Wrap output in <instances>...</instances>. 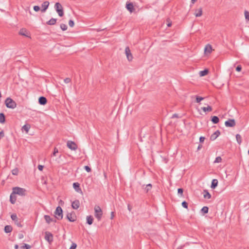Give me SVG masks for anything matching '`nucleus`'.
<instances>
[{
  "mask_svg": "<svg viewBox=\"0 0 249 249\" xmlns=\"http://www.w3.org/2000/svg\"><path fill=\"white\" fill-rule=\"evenodd\" d=\"M13 194L18 195L20 196H25L26 194V190L19 187H15L13 188Z\"/></svg>",
  "mask_w": 249,
  "mask_h": 249,
  "instance_id": "nucleus-1",
  "label": "nucleus"
},
{
  "mask_svg": "<svg viewBox=\"0 0 249 249\" xmlns=\"http://www.w3.org/2000/svg\"><path fill=\"white\" fill-rule=\"evenodd\" d=\"M5 104L7 107L14 109L17 107L16 103L11 98H7L5 101Z\"/></svg>",
  "mask_w": 249,
  "mask_h": 249,
  "instance_id": "nucleus-2",
  "label": "nucleus"
},
{
  "mask_svg": "<svg viewBox=\"0 0 249 249\" xmlns=\"http://www.w3.org/2000/svg\"><path fill=\"white\" fill-rule=\"evenodd\" d=\"M54 216L57 220H61L63 218V210L60 206H57L54 212Z\"/></svg>",
  "mask_w": 249,
  "mask_h": 249,
  "instance_id": "nucleus-3",
  "label": "nucleus"
},
{
  "mask_svg": "<svg viewBox=\"0 0 249 249\" xmlns=\"http://www.w3.org/2000/svg\"><path fill=\"white\" fill-rule=\"evenodd\" d=\"M94 215L98 221H100L103 215V212L101 208L99 206H95L94 207Z\"/></svg>",
  "mask_w": 249,
  "mask_h": 249,
  "instance_id": "nucleus-4",
  "label": "nucleus"
},
{
  "mask_svg": "<svg viewBox=\"0 0 249 249\" xmlns=\"http://www.w3.org/2000/svg\"><path fill=\"white\" fill-rule=\"evenodd\" d=\"M54 8L60 17H62L64 15V11L62 6L59 2L55 3L54 5Z\"/></svg>",
  "mask_w": 249,
  "mask_h": 249,
  "instance_id": "nucleus-5",
  "label": "nucleus"
},
{
  "mask_svg": "<svg viewBox=\"0 0 249 249\" xmlns=\"http://www.w3.org/2000/svg\"><path fill=\"white\" fill-rule=\"evenodd\" d=\"M67 219L70 222H74L76 220V215L74 212L68 213L66 216Z\"/></svg>",
  "mask_w": 249,
  "mask_h": 249,
  "instance_id": "nucleus-6",
  "label": "nucleus"
},
{
  "mask_svg": "<svg viewBox=\"0 0 249 249\" xmlns=\"http://www.w3.org/2000/svg\"><path fill=\"white\" fill-rule=\"evenodd\" d=\"M44 238L49 244H51L53 240V235L49 231H46L45 232Z\"/></svg>",
  "mask_w": 249,
  "mask_h": 249,
  "instance_id": "nucleus-7",
  "label": "nucleus"
},
{
  "mask_svg": "<svg viewBox=\"0 0 249 249\" xmlns=\"http://www.w3.org/2000/svg\"><path fill=\"white\" fill-rule=\"evenodd\" d=\"M67 147L71 150H76L77 148V145L74 142L68 141L67 142Z\"/></svg>",
  "mask_w": 249,
  "mask_h": 249,
  "instance_id": "nucleus-8",
  "label": "nucleus"
},
{
  "mask_svg": "<svg viewBox=\"0 0 249 249\" xmlns=\"http://www.w3.org/2000/svg\"><path fill=\"white\" fill-rule=\"evenodd\" d=\"M11 218L13 221H14L15 224H16L18 227H22V225L16 213L12 214L11 215Z\"/></svg>",
  "mask_w": 249,
  "mask_h": 249,
  "instance_id": "nucleus-9",
  "label": "nucleus"
},
{
  "mask_svg": "<svg viewBox=\"0 0 249 249\" xmlns=\"http://www.w3.org/2000/svg\"><path fill=\"white\" fill-rule=\"evenodd\" d=\"M125 55L128 61L130 62L133 59V56L128 47H125Z\"/></svg>",
  "mask_w": 249,
  "mask_h": 249,
  "instance_id": "nucleus-10",
  "label": "nucleus"
},
{
  "mask_svg": "<svg viewBox=\"0 0 249 249\" xmlns=\"http://www.w3.org/2000/svg\"><path fill=\"white\" fill-rule=\"evenodd\" d=\"M125 8L130 12V13H132L135 11L133 4L131 2H126L125 4Z\"/></svg>",
  "mask_w": 249,
  "mask_h": 249,
  "instance_id": "nucleus-11",
  "label": "nucleus"
},
{
  "mask_svg": "<svg viewBox=\"0 0 249 249\" xmlns=\"http://www.w3.org/2000/svg\"><path fill=\"white\" fill-rule=\"evenodd\" d=\"M225 124L227 127H233L235 125L236 123L234 119H229L225 122Z\"/></svg>",
  "mask_w": 249,
  "mask_h": 249,
  "instance_id": "nucleus-12",
  "label": "nucleus"
},
{
  "mask_svg": "<svg viewBox=\"0 0 249 249\" xmlns=\"http://www.w3.org/2000/svg\"><path fill=\"white\" fill-rule=\"evenodd\" d=\"M49 4L50 3L48 1H45L43 2L41 5L42 9H41V11L42 12H45L48 9L49 6Z\"/></svg>",
  "mask_w": 249,
  "mask_h": 249,
  "instance_id": "nucleus-13",
  "label": "nucleus"
},
{
  "mask_svg": "<svg viewBox=\"0 0 249 249\" xmlns=\"http://www.w3.org/2000/svg\"><path fill=\"white\" fill-rule=\"evenodd\" d=\"M73 187L76 192L78 193H82V190L80 187V184L78 182H74L73 183Z\"/></svg>",
  "mask_w": 249,
  "mask_h": 249,
  "instance_id": "nucleus-14",
  "label": "nucleus"
},
{
  "mask_svg": "<svg viewBox=\"0 0 249 249\" xmlns=\"http://www.w3.org/2000/svg\"><path fill=\"white\" fill-rule=\"evenodd\" d=\"M80 206V202L78 200H75L73 201L71 203V207L72 209L77 210Z\"/></svg>",
  "mask_w": 249,
  "mask_h": 249,
  "instance_id": "nucleus-15",
  "label": "nucleus"
},
{
  "mask_svg": "<svg viewBox=\"0 0 249 249\" xmlns=\"http://www.w3.org/2000/svg\"><path fill=\"white\" fill-rule=\"evenodd\" d=\"M220 134V132L219 130L216 131L214 133L211 135L210 137V140L211 141L215 140Z\"/></svg>",
  "mask_w": 249,
  "mask_h": 249,
  "instance_id": "nucleus-16",
  "label": "nucleus"
},
{
  "mask_svg": "<svg viewBox=\"0 0 249 249\" xmlns=\"http://www.w3.org/2000/svg\"><path fill=\"white\" fill-rule=\"evenodd\" d=\"M38 103L41 105H45L47 103V100L44 96H40L38 99Z\"/></svg>",
  "mask_w": 249,
  "mask_h": 249,
  "instance_id": "nucleus-17",
  "label": "nucleus"
},
{
  "mask_svg": "<svg viewBox=\"0 0 249 249\" xmlns=\"http://www.w3.org/2000/svg\"><path fill=\"white\" fill-rule=\"evenodd\" d=\"M212 51V46L208 44L206 45L204 49V53L205 54L210 53Z\"/></svg>",
  "mask_w": 249,
  "mask_h": 249,
  "instance_id": "nucleus-18",
  "label": "nucleus"
},
{
  "mask_svg": "<svg viewBox=\"0 0 249 249\" xmlns=\"http://www.w3.org/2000/svg\"><path fill=\"white\" fill-rule=\"evenodd\" d=\"M16 200L17 197L16 196V195L13 194L12 192L10 196V201L12 204H14L16 203Z\"/></svg>",
  "mask_w": 249,
  "mask_h": 249,
  "instance_id": "nucleus-19",
  "label": "nucleus"
},
{
  "mask_svg": "<svg viewBox=\"0 0 249 249\" xmlns=\"http://www.w3.org/2000/svg\"><path fill=\"white\" fill-rule=\"evenodd\" d=\"M203 196L205 198L210 199L211 198V195L209 193L208 190H203Z\"/></svg>",
  "mask_w": 249,
  "mask_h": 249,
  "instance_id": "nucleus-20",
  "label": "nucleus"
},
{
  "mask_svg": "<svg viewBox=\"0 0 249 249\" xmlns=\"http://www.w3.org/2000/svg\"><path fill=\"white\" fill-rule=\"evenodd\" d=\"M87 223L90 225L93 223V218L91 215H88L87 216Z\"/></svg>",
  "mask_w": 249,
  "mask_h": 249,
  "instance_id": "nucleus-21",
  "label": "nucleus"
},
{
  "mask_svg": "<svg viewBox=\"0 0 249 249\" xmlns=\"http://www.w3.org/2000/svg\"><path fill=\"white\" fill-rule=\"evenodd\" d=\"M217 185H218V180H217V179H213V180L212 181V184H211V187L212 189H215L217 187Z\"/></svg>",
  "mask_w": 249,
  "mask_h": 249,
  "instance_id": "nucleus-22",
  "label": "nucleus"
},
{
  "mask_svg": "<svg viewBox=\"0 0 249 249\" xmlns=\"http://www.w3.org/2000/svg\"><path fill=\"white\" fill-rule=\"evenodd\" d=\"M44 218L46 221V222L48 223V224H50L51 222H53V218H51L50 217V216L48 215H45L44 216Z\"/></svg>",
  "mask_w": 249,
  "mask_h": 249,
  "instance_id": "nucleus-23",
  "label": "nucleus"
},
{
  "mask_svg": "<svg viewBox=\"0 0 249 249\" xmlns=\"http://www.w3.org/2000/svg\"><path fill=\"white\" fill-rule=\"evenodd\" d=\"M201 109L205 112H211L213 110L212 107L210 106H208L207 107H202Z\"/></svg>",
  "mask_w": 249,
  "mask_h": 249,
  "instance_id": "nucleus-24",
  "label": "nucleus"
},
{
  "mask_svg": "<svg viewBox=\"0 0 249 249\" xmlns=\"http://www.w3.org/2000/svg\"><path fill=\"white\" fill-rule=\"evenodd\" d=\"M13 230V228L12 227V226H10V225H6L4 227V231L6 233H10Z\"/></svg>",
  "mask_w": 249,
  "mask_h": 249,
  "instance_id": "nucleus-25",
  "label": "nucleus"
},
{
  "mask_svg": "<svg viewBox=\"0 0 249 249\" xmlns=\"http://www.w3.org/2000/svg\"><path fill=\"white\" fill-rule=\"evenodd\" d=\"M57 19L56 18H52L47 22V24L50 25H53L55 24Z\"/></svg>",
  "mask_w": 249,
  "mask_h": 249,
  "instance_id": "nucleus-26",
  "label": "nucleus"
},
{
  "mask_svg": "<svg viewBox=\"0 0 249 249\" xmlns=\"http://www.w3.org/2000/svg\"><path fill=\"white\" fill-rule=\"evenodd\" d=\"M202 8H200L196 10V13L195 14L196 17H198L201 16L202 15Z\"/></svg>",
  "mask_w": 249,
  "mask_h": 249,
  "instance_id": "nucleus-27",
  "label": "nucleus"
},
{
  "mask_svg": "<svg viewBox=\"0 0 249 249\" xmlns=\"http://www.w3.org/2000/svg\"><path fill=\"white\" fill-rule=\"evenodd\" d=\"M5 122V116L3 113H0V123L3 124Z\"/></svg>",
  "mask_w": 249,
  "mask_h": 249,
  "instance_id": "nucleus-28",
  "label": "nucleus"
},
{
  "mask_svg": "<svg viewBox=\"0 0 249 249\" xmlns=\"http://www.w3.org/2000/svg\"><path fill=\"white\" fill-rule=\"evenodd\" d=\"M211 121L213 124H216L219 122V119L217 116H214L212 117Z\"/></svg>",
  "mask_w": 249,
  "mask_h": 249,
  "instance_id": "nucleus-29",
  "label": "nucleus"
},
{
  "mask_svg": "<svg viewBox=\"0 0 249 249\" xmlns=\"http://www.w3.org/2000/svg\"><path fill=\"white\" fill-rule=\"evenodd\" d=\"M19 35L31 38V32H19Z\"/></svg>",
  "mask_w": 249,
  "mask_h": 249,
  "instance_id": "nucleus-30",
  "label": "nucleus"
},
{
  "mask_svg": "<svg viewBox=\"0 0 249 249\" xmlns=\"http://www.w3.org/2000/svg\"><path fill=\"white\" fill-rule=\"evenodd\" d=\"M30 124H25L22 127V130H24V131H26V132L27 133L30 128Z\"/></svg>",
  "mask_w": 249,
  "mask_h": 249,
  "instance_id": "nucleus-31",
  "label": "nucleus"
},
{
  "mask_svg": "<svg viewBox=\"0 0 249 249\" xmlns=\"http://www.w3.org/2000/svg\"><path fill=\"white\" fill-rule=\"evenodd\" d=\"M209 72V71L208 69H205L203 71H201L199 72V75L200 76H204L207 75Z\"/></svg>",
  "mask_w": 249,
  "mask_h": 249,
  "instance_id": "nucleus-32",
  "label": "nucleus"
},
{
  "mask_svg": "<svg viewBox=\"0 0 249 249\" xmlns=\"http://www.w3.org/2000/svg\"><path fill=\"white\" fill-rule=\"evenodd\" d=\"M236 139L238 143L239 144H240L242 142V137H241V135L238 134H236Z\"/></svg>",
  "mask_w": 249,
  "mask_h": 249,
  "instance_id": "nucleus-33",
  "label": "nucleus"
},
{
  "mask_svg": "<svg viewBox=\"0 0 249 249\" xmlns=\"http://www.w3.org/2000/svg\"><path fill=\"white\" fill-rule=\"evenodd\" d=\"M209 208L207 206H204L201 210L203 214H206L208 213Z\"/></svg>",
  "mask_w": 249,
  "mask_h": 249,
  "instance_id": "nucleus-34",
  "label": "nucleus"
},
{
  "mask_svg": "<svg viewBox=\"0 0 249 249\" xmlns=\"http://www.w3.org/2000/svg\"><path fill=\"white\" fill-rule=\"evenodd\" d=\"M20 248L22 249H30L31 246L28 244H24L23 246H21Z\"/></svg>",
  "mask_w": 249,
  "mask_h": 249,
  "instance_id": "nucleus-35",
  "label": "nucleus"
},
{
  "mask_svg": "<svg viewBox=\"0 0 249 249\" xmlns=\"http://www.w3.org/2000/svg\"><path fill=\"white\" fill-rule=\"evenodd\" d=\"M152 187V184L149 183V184L146 185V186L145 188V190L146 191V192H148L149 190H150L151 189Z\"/></svg>",
  "mask_w": 249,
  "mask_h": 249,
  "instance_id": "nucleus-36",
  "label": "nucleus"
},
{
  "mask_svg": "<svg viewBox=\"0 0 249 249\" xmlns=\"http://www.w3.org/2000/svg\"><path fill=\"white\" fill-rule=\"evenodd\" d=\"M60 27L63 31H65L67 29V26L63 23L60 25Z\"/></svg>",
  "mask_w": 249,
  "mask_h": 249,
  "instance_id": "nucleus-37",
  "label": "nucleus"
},
{
  "mask_svg": "<svg viewBox=\"0 0 249 249\" xmlns=\"http://www.w3.org/2000/svg\"><path fill=\"white\" fill-rule=\"evenodd\" d=\"M222 161V158H221V157L219 156V157H217L215 159V160L214 161V163H219L220 162H221Z\"/></svg>",
  "mask_w": 249,
  "mask_h": 249,
  "instance_id": "nucleus-38",
  "label": "nucleus"
},
{
  "mask_svg": "<svg viewBox=\"0 0 249 249\" xmlns=\"http://www.w3.org/2000/svg\"><path fill=\"white\" fill-rule=\"evenodd\" d=\"M203 99H204L203 97L198 96H196V102L197 103H200Z\"/></svg>",
  "mask_w": 249,
  "mask_h": 249,
  "instance_id": "nucleus-39",
  "label": "nucleus"
},
{
  "mask_svg": "<svg viewBox=\"0 0 249 249\" xmlns=\"http://www.w3.org/2000/svg\"><path fill=\"white\" fill-rule=\"evenodd\" d=\"M183 189L182 188H178V193L181 196H183Z\"/></svg>",
  "mask_w": 249,
  "mask_h": 249,
  "instance_id": "nucleus-40",
  "label": "nucleus"
},
{
  "mask_svg": "<svg viewBox=\"0 0 249 249\" xmlns=\"http://www.w3.org/2000/svg\"><path fill=\"white\" fill-rule=\"evenodd\" d=\"M182 206L183 208H186V209H187L188 208V203L185 201H184L182 202Z\"/></svg>",
  "mask_w": 249,
  "mask_h": 249,
  "instance_id": "nucleus-41",
  "label": "nucleus"
},
{
  "mask_svg": "<svg viewBox=\"0 0 249 249\" xmlns=\"http://www.w3.org/2000/svg\"><path fill=\"white\" fill-rule=\"evenodd\" d=\"M12 173L14 175H17L18 173V170L17 168H15L12 171Z\"/></svg>",
  "mask_w": 249,
  "mask_h": 249,
  "instance_id": "nucleus-42",
  "label": "nucleus"
},
{
  "mask_svg": "<svg viewBox=\"0 0 249 249\" xmlns=\"http://www.w3.org/2000/svg\"><path fill=\"white\" fill-rule=\"evenodd\" d=\"M33 9L35 11L38 12L40 10V7L39 6L35 5L34 6Z\"/></svg>",
  "mask_w": 249,
  "mask_h": 249,
  "instance_id": "nucleus-43",
  "label": "nucleus"
},
{
  "mask_svg": "<svg viewBox=\"0 0 249 249\" xmlns=\"http://www.w3.org/2000/svg\"><path fill=\"white\" fill-rule=\"evenodd\" d=\"M69 25L70 27H72L74 25V21L72 19H70L69 21Z\"/></svg>",
  "mask_w": 249,
  "mask_h": 249,
  "instance_id": "nucleus-44",
  "label": "nucleus"
},
{
  "mask_svg": "<svg viewBox=\"0 0 249 249\" xmlns=\"http://www.w3.org/2000/svg\"><path fill=\"white\" fill-rule=\"evenodd\" d=\"M245 17L246 19L249 20V12L247 11H245Z\"/></svg>",
  "mask_w": 249,
  "mask_h": 249,
  "instance_id": "nucleus-45",
  "label": "nucleus"
},
{
  "mask_svg": "<svg viewBox=\"0 0 249 249\" xmlns=\"http://www.w3.org/2000/svg\"><path fill=\"white\" fill-rule=\"evenodd\" d=\"M84 169L87 172H91V168L88 165H86L84 166Z\"/></svg>",
  "mask_w": 249,
  "mask_h": 249,
  "instance_id": "nucleus-46",
  "label": "nucleus"
},
{
  "mask_svg": "<svg viewBox=\"0 0 249 249\" xmlns=\"http://www.w3.org/2000/svg\"><path fill=\"white\" fill-rule=\"evenodd\" d=\"M77 247L76 244L72 243L69 249H75Z\"/></svg>",
  "mask_w": 249,
  "mask_h": 249,
  "instance_id": "nucleus-47",
  "label": "nucleus"
},
{
  "mask_svg": "<svg viewBox=\"0 0 249 249\" xmlns=\"http://www.w3.org/2000/svg\"><path fill=\"white\" fill-rule=\"evenodd\" d=\"M58 153V150L57 149V148L56 147H54V150H53V156H56V154Z\"/></svg>",
  "mask_w": 249,
  "mask_h": 249,
  "instance_id": "nucleus-48",
  "label": "nucleus"
},
{
  "mask_svg": "<svg viewBox=\"0 0 249 249\" xmlns=\"http://www.w3.org/2000/svg\"><path fill=\"white\" fill-rule=\"evenodd\" d=\"M241 70H242V67H241V65H238L237 66V67L236 68V71H237L239 72V71H241Z\"/></svg>",
  "mask_w": 249,
  "mask_h": 249,
  "instance_id": "nucleus-49",
  "label": "nucleus"
},
{
  "mask_svg": "<svg viewBox=\"0 0 249 249\" xmlns=\"http://www.w3.org/2000/svg\"><path fill=\"white\" fill-rule=\"evenodd\" d=\"M242 36H244L247 39H249V32H246V34H244Z\"/></svg>",
  "mask_w": 249,
  "mask_h": 249,
  "instance_id": "nucleus-50",
  "label": "nucleus"
},
{
  "mask_svg": "<svg viewBox=\"0 0 249 249\" xmlns=\"http://www.w3.org/2000/svg\"><path fill=\"white\" fill-rule=\"evenodd\" d=\"M65 83H69L71 82V79L70 78H66L64 79Z\"/></svg>",
  "mask_w": 249,
  "mask_h": 249,
  "instance_id": "nucleus-51",
  "label": "nucleus"
},
{
  "mask_svg": "<svg viewBox=\"0 0 249 249\" xmlns=\"http://www.w3.org/2000/svg\"><path fill=\"white\" fill-rule=\"evenodd\" d=\"M4 132L3 130L1 131L0 132V140L3 137H4Z\"/></svg>",
  "mask_w": 249,
  "mask_h": 249,
  "instance_id": "nucleus-52",
  "label": "nucleus"
},
{
  "mask_svg": "<svg viewBox=\"0 0 249 249\" xmlns=\"http://www.w3.org/2000/svg\"><path fill=\"white\" fill-rule=\"evenodd\" d=\"M205 138L204 137H202V136L200 137L199 138V142H201V143L203 142L205 140Z\"/></svg>",
  "mask_w": 249,
  "mask_h": 249,
  "instance_id": "nucleus-53",
  "label": "nucleus"
},
{
  "mask_svg": "<svg viewBox=\"0 0 249 249\" xmlns=\"http://www.w3.org/2000/svg\"><path fill=\"white\" fill-rule=\"evenodd\" d=\"M44 168V166L42 165H38V169L39 171H42L43 169Z\"/></svg>",
  "mask_w": 249,
  "mask_h": 249,
  "instance_id": "nucleus-54",
  "label": "nucleus"
},
{
  "mask_svg": "<svg viewBox=\"0 0 249 249\" xmlns=\"http://www.w3.org/2000/svg\"><path fill=\"white\" fill-rule=\"evenodd\" d=\"M18 238L19 239H22L24 237V235L23 233H19L18 235Z\"/></svg>",
  "mask_w": 249,
  "mask_h": 249,
  "instance_id": "nucleus-55",
  "label": "nucleus"
},
{
  "mask_svg": "<svg viewBox=\"0 0 249 249\" xmlns=\"http://www.w3.org/2000/svg\"><path fill=\"white\" fill-rule=\"evenodd\" d=\"M178 118V114H176V113L174 114L172 116V118Z\"/></svg>",
  "mask_w": 249,
  "mask_h": 249,
  "instance_id": "nucleus-56",
  "label": "nucleus"
},
{
  "mask_svg": "<svg viewBox=\"0 0 249 249\" xmlns=\"http://www.w3.org/2000/svg\"><path fill=\"white\" fill-rule=\"evenodd\" d=\"M167 22H168L167 24V25L168 27H170L171 26V22H169V21L168 20H167Z\"/></svg>",
  "mask_w": 249,
  "mask_h": 249,
  "instance_id": "nucleus-57",
  "label": "nucleus"
},
{
  "mask_svg": "<svg viewBox=\"0 0 249 249\" xmlns=\"http://www.w3.org/2000/svg\"><path fill=\"white\" fill-rule=\"evenodd\" d=\"M114 217V212H112L111 213V216H110V219H112L113 217Z\"/></svg>",
  "mask_w": 249,
  "mask_h": 249,
  "instance_id": "nucleus-58",
  "label": "nucleus"
},
{
  "mask_svg": "<svg viewBox=\"0 0 249 249\" xmlns=\"http://www.w3.org/2000/svg\"><path fill=\"white\" fill-rule=\"evenodd\" d=\"M127 208H128V210H129V211H131V208L130 205L129 204H128V205H127Z\"/></svg>",
  "mask_w": 249,
  "mask_h": 249,
  "instance_id": "nucleus-59",
  "label": "nucleus"
},
{
  "mask_svg": "<svg viewBox=\"0 0 249 249\" xmlns=\"http://www.w3.org/2000/svg\"><path fill=\"white\" fill-rule=\"evenodd\" d=\"M14 248H15V249H18V245H17V244L15 245Z\"/></svg>",
  "mask_w": 249,
  "mask_h": 249,
  "instance_id": "nucleus-60",
  "label": "nucleus"
},
{
  "mask_svg": "<svg viewBox=\"0 0 249 249\" xmlns=\"http://www.w3.org/2000/svg\"><path fill=\"white\" fill-rule=\"evenodd\" d=\"M201 147H202V145L199 144V145H198V147H197V149H198V150H199V149H200V148H201Z\"/></svg>",
  "mask_w": 249,
  "mask_h": 249,
  "instance_id": "nucleus-61",
  "label": "nucleus"
},
{
  "mask_svg": "<svg viewBox=\"0 0 249 249\" xmlns=\"http://www.w3.org/2000/svg\"><path fill=\"white\" fill-rule=\"evenodd\" d=\"M196 1V0H191V2L192 3H194Z\"/></svg>",
  "mask_w": 249,
  "mask_h": 249,
  "instance_id": "nucleus-62",
  "label": "nucleus"
},
{
  "mask_svg": "<svg viewBox=\"0 0 249 249\" xmlns=\"http://www.w3.org/2000/svg\"><path fill=\"white\" fill-rule=\"evenodd\" d=\"M20 32H22V31H26L25 30H24V29L23 28H22L20 30Z\"/></svg>",
  "mask_w": 249,
  "mask_h": 249,
  "instance_id": "nucleus-63",
  "label": "nucleus"
},
{
  "mask_svg": "<svg viewBox=\"0 0 249 249\" xmlns=\"http://www.w3.org/2000/svg\"><path fill=\"white\" fill-rule=\"evenodd\" d=\"M56 218H53V222H56Z\"/></svg>",
  "mask_w": 249,
  "mask_h": 249,
  "instance_id": "nucleus-64",
  "label": "nucleus"
}]
</instances>
